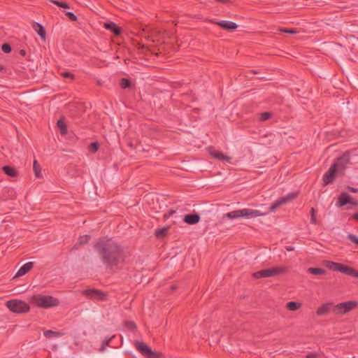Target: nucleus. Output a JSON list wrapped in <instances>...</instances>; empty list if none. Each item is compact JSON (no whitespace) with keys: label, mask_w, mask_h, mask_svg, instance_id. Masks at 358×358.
I'll list each match as a JSON object with an SVG mask.
<instances>
[{"label":"nucleus","mask_w":358,"mask_h":358,"mask_svg":"<svg viewBox=\"0 0 358 358\" xmlns=\"http://www.w3.org/2000/svg\"><path fill=\"white\" fill-rule=\"evenodd\" d=\"M36 306L41 308H50L59 306V301L57 298L48 295L38 294L30 299Z\"/></svg>","instance_id":"nucleus-1"},{"label":"nucleus","mask_w":358,"mask_h":358,"mask_svg":"<svg viewBox=\"0 0 358 358\" xmlns=\"http://www.w3.org/2000/svg\"><path fill=\"white\" fill-rule=\"evenodd\" d=\"M6 307L15 313H25L29 311V306L24 301L17 299L10 300L6 303Z\"/></svg>","instance_id":"nucleus-2"},{"label":"nucleus","mask_w":358,"mask_h":358,"mask_svg":"<svg viewBox=\"0 0 358 358\" xmlns=\"http://www.w3.org/2000/svg\"><path fill=\"white\" fill-rule=\"evenodd\" d=\"M326 266L333 271H338L341 273L354 276L358 278V271L353 269L352 268L346 266L341 264L335 263L332 262H327Z\"/></svg>","instance_id":"nucleus-3"},{"label":"nucleus","mask_w":358,"mask_h":358,"mask_svg":"<svg viewBox=\"0 0 358 358\" xmlns=\"http://www.w3.org/2000/svg\"><path fill=\"white\" fill-rule=\"evenodd\" d=\"M358 305L356 301H348L337 304L334 308V311L338 315H344L355 308Z\"/></svg>","instance_id":"nucleus-4"},{"label":"nucleus","mask_w":358,"mask_h":358,"mask_svg":"<svg viewBox=\"0 0 358 358\" xmlns=\"http://www.w3.org/2000/svg\"><path fill=\"white\" fill-rule=\"evenodd\" d=\"M135 345L138 350L147 358H159L161 357L160 353L152 351L151 348L144 343L136 341Z\"/></svg>","instance_id":"nucleus-5"},{"label":"nucleus","mask_w":358,"mask_h":358,"mask_svg":"<svg viewBox=\"0 0 358 358\" xmlns=\"http://www.w3.org/2000/svg\"><path fill=\"white\" fill-rule=\"evenodd\" d=\"M283 272L284 269L282 268L277 267L257 271L253 274V276L255 278H268L276 275Z\"/></svg>","instance_id":"nucleus-6"},{"label":"nucleus","mask_w":358,"mask_h":358,"mask_svg":"<svg viewBox=\"0 0 358 358\" xmlns=\"http://www.w3.org/2000/svg\"><path fill=\"white\" fill-rule=\"evenodd\" d=\"M298 195V192H292L288 194L287 196H283L277 201H275L272 206H271V211L274 212L276 208H278L279 206L282 205H285L290 201H292L293 199H294Z\"/></svg>","instance_id":"nucleus-7"},{"label":"nucleus","mask_w":358,"mask_h":358,"mask_svg":"<svg viewBox=\"0 0 358 358\" xmlns=\"http://www.w3.org/2000/svg\"><path fill=\"white\" fill-rule=\"evenodd\" d=\"M83 293L87 297L95 300H103L106 298V294L97 289H85Z\"/></svg>","instance_id":"nucleus-8"},{"label":"nucleus","mask_w":358,"mask_h":358,"mask_svg":"<svg viewBox=\"0 0 358 358\" xmlns=\"http://www.w3.org/2000/svg\"><path fill=\"white\" fill-rule=\"evenodd\" d=\"M339 173H341L340 171L332 166L329 171L323 176L324 184L328 185L331 182L334 180L335 177Z\"/></svg>","instance_id":"nucleus-9"},{"label":"nucleus","mask_w":358,"mask_h":358,"mask_svg":"<svg viewBox=\"0 0 358 358\" xmlns=\"http://www.w3.org/2000/svg\"><path fill=\"white\" fill-rule=\"evenodd\" d=\"M241 214L242 217H245L247 219L253 218L259 216H263L265 215L264 213H262L259 210L248 208L241 209Z\"/></svg>","instance_id":"nucleus-10"},{"label":"nucleus","mask_w":358,"mask_h":358,"mask_svg":"<svg viewBox=\"0 0 358 358\" xmlns=\"http://www.w3.org/2000/svg\"><path fill=\"white\" fill-rule=\"evenodd\" d=\"M349 162L348 155L345 154L334 164L333 166L337 169L340 173H342L345 169V166Z\"/></svg>","instance_id":"nucleus-11"},{"label":"nucleus","mask_w":358,"mask_h":358,"mask_svg":"<svg viewBox=\"0 0 358 358\" xmlns=\"http://www.w3.org/2000/svg\"><path fill=\"white\" fill-rule=\"evenodd\" d=\"M347 203H351L353 205H356L357 203L352 201L350 195H348L347 193H342L341 196L338 198V201L336 203L338 206H343Z\"/></svg>","instance_id":"nucleus-12"},{"label":"nucleus","mask_w":358,"mask_h":358,"mask_svg":"<svg viewBox=\"0 0 358 358\" xmlns=\"http://www.w3.org/2000/svg\"><path fill=\"white\" fill-rule=\"evenodd\" d=\"M210 155L213 157H214L215 159H217L219 160H221L222 162H231V157H229L227 155H224L222 152H219L217 150H210Z\"/></svg>","instance_id":"nucleus-13"},{"label":"nucleus","mask_w":358,"mask_h":358,"mask_svg":"<svg viewBox=\"0 0 358 358\" xmlns=\"http://www.w3.org/2000/svg\"><path fill=\"white\" fill-rule=\"evenodd\" d=\"M33 265L34 264L32 262L26 263L18 270L14 278L24 275L32 268Z\"/></svg>","instance_id":"nucleus-14"},{"label":"nucleus","mask_w":358,"mask_h":358,"mask_svg":"<svg viewBox=\"0 0 358 358\" xmlns=\"http://www.w3.org/2000/svg\"><path fill=\"white\" fill-rule=\"evenodd\" d=\"M217 24L220 26L221 27L233 31L237 28V24L233 22L230 21H222L218 22Z\"/></svg>","instance_id":"nucleus-15"},{"label":"nucleus","mask_w":358,"mask_h":358,"mask_svg":"<svg viewBox=\"0 0 358 358\" xmlns=\"http://www.w3.org/2000/svg\"><path fill=\"white\" fill-rule=\"evenodd\" d=\"M200 217L198 215H187L185 216L184 221L189 224H194L199 222Z\"/></svg>","instance_id":"nucleus-16"},{"label":"nucleus","mask_w":358,"mask_h":358,"mask_svg":"<svg viewBox=\"0 0 358 358\" xmlns=\"http://www.w3.org/2000/svg\"><path fill=\"white\" fill-rule=\"evenodd\" d=\"M331 306V303H324L320 306L316 311V313L318 316L324 315L328 313L329 308Z\"/></svg>","instance_id":"nucleus-17"},{"label":"nucleus","mask_w":358,"mask_h":358,"mask_svg":"<svg viewBox=\"0 0 358 358\" xmlns=\"http://www.w3.org/2000/svg\"><path fill=\"white\" fill-rule=\"evenodd\" d=\"M33 29L37 32V34L42 38H45V31L42 25L38 23L34 22L32 25Z\"/></svg>","instance_id":"nucleus-18"},{"label":"nucleus","mask_w":358,"mask_h":358,"mask_svg":"<svg viewBox=\"0 0 358 358\" xmlns=\"http://www.w3.org/2000/svg\"><path fill=\"white\" fill-rule=\"evenodd\" d=\"M224 217H228L229 219H236V218L242 217L241 209L237 210H234V211L229 212L228 213H226L223 215V219Z\"/></svg>","instance_id":"nucleus-19"},{"label":"nucleus","mask_w":358,"mask_h":358,"mask_svg":"<svg viewBox=\"0 0 358 358\" xmlns=\"http://www.w3.org/2000/svg\"><path fill=\"white\" fill-rule=\"evenodd\" d=\"M104 27L112 31L115 35H119L120 34V29L113 22L105 23Z\"/></svg>","instance_id":"nucleus-20"},{"label":"nucleus","mask_w":358,"mask_h":358,"mask_svg":"<svg viewBox=\"0 0 358 358\" xmlns=\"http://www.w3.org/2000/svg\"><path fill=\"white\" fill-rule=\"evenodd\" d=\"M4 173L10 177H15L17 175V171L13 167L8 166H4L2 168Z\"/></svg>","instance_id":"nucleus-21"},{"label":"nucleus","mask_w":358,"mask_h":358,"mask_svg":"<svg viewBox=\"0 0 358 358\" xmlns=\"http://www.w3.org/2000/svg\"><path fill=\"white\" fill-rule=\"evenodd\" d=\"M33 169H34V174H35L36 177H37V178H42L41 167L38 164L36 160L34 161Z\"/></svg>","instance_id":"nucleus-22"},{"label":"nucleus","mask_w":358,"mask_h":358,"mask_svg":"<svg viewBox=\"0 0 358 358\" xmlns=\"http://www.w3.org/2000/svg\"><path fill=\"white\" fill-rule=\"evenodd\" d=\"M301 306V304L300 303H297L295 301H290L287 303V308L292 311H295L298 309H299Z\"/></svg>","instance_id":"nucleus-23"},{"label":"nucleus","mask_w":358,"mask_h":358,"mask_svg":"<svg viewBox=\"0 0 358 358\" xmlns=\"http://www.w3.org/2000/svg\"><path fill=\"white\" fill-rule=\"evenodd\" d=\"M308 271L310 273L315 274V275H322L325 273L324 270L322 268H308Z\"/></svg>","instance_id":"nucleus-24"},{"label":"nucleus","mask_w":358,"mask_h":358,"mask_svg":"<svg viewBox=\"0 0 358 358\" xmlns=\"http://www.w3.org/2000/svg\"><path fill=\"white\" fill-rule=\"evenodd\" d=\"M167 230H168L167 227L159 229L156 230V232H155L156 236L159 238L163 237L166 234Z\"/></svg>","instance_id":"nucleus-25"},{"label":"nucleus","mask_w":358,"mask_h":358,"mask_svg":"<svg viewBox=\"0 0 358 358\" xmlns=\"http://www.w3.org/2000/svg\"><path fill=\"white\" fill-rule=\"evenodd\" d=\"M57 127L60 129V131L62 134H66V125L62 120H59L57 122Z\"/></svg>","instance_id":"nucleus-26"},{"label":"nucleus","mask_w":358,"mask_h":358,"mask_svg":"<svg viewBox=\"0 0 358 358\" xmlns=\"http://www.w3.org/2000/svg\"><path fill=\"white\" fill-rule=\"evenodd\" d=\"M44 336L47 338H50L52 336H59V334L56 331H52L51 330H47L44 331Z\"/></svg>","instance_id":"nucleus-27"},{"label":"nucleus","mask_w":358,"mask_h":358,"mask_svg":"<svg viewBox=\"0 0 358 358\" xmlns=\"http://www.w3.org/2000/svg\"><path fill=\"white\" fill-rule=\"evenodd\" d=\"M53 3L56 4L57 6H59V7H62V8H69V6L66 3H64V2H60V1H51Z\"/></svg>","instance_id":"nucleus-28"},{"label":"nucleus","mask_w":358,"mask_h":358,"mask_svg":"<svg viewBox=\"0 0 358 358\" xmlns=\"http://www.w3.org/2000/svg\"><path fill=\"white\" fill-rule=\"evenodd\" d=\"M271 114L268 112H264L260 115V120L265 121L271 117Z\"/></svg>","instance_id":"nucleus-29"},{"label":"nucleus","mask_w":358,"mask_h":358,"mask_svg":"<svg viewBox=\"0 0 358 358\" xmlns=\"http://www.w3.org/2000/svg\"><path fill=\"white\" fill-rule=\"evenodd\" d=\"M280 31L281 32L292 34L299 33V31H296V29H280Z\"/></svg>","instance_id":"nucleus-30"},{"label":"nucleus","mask_w":358,"mask_h":358,"mask_svg":"<svg viewBox=\"0 0 358 358\" xmlns=\"http://www.w3.org/2000/svg\"><path fill=\"white\" fill-rule=\"evenodd\" d=\"M88 240H89L88 236H87V235L83 236L79 239V243L80 245H83L85 243H87L88 241Z\"/></svg>","instance_id":"nucleus-31"},{"label":"nucleus","mask_w":358,"mask_h":358,"mask_svg":"<svg viewBox=\"0 0 358 358\" xmlns=\"http://www.w3.org/2000/svg\"><path fill=\"white\" fill-rule=\"evenodd\" d=\"M348 237L352 242L358 244V238L356 236L350 234Z\"/></svg>","instance_id":"nucleus-32"},{"label":"nucleus","mask_w":358,"mask_h":358,"mask_svg":"<svg viewBox=\"0 0 358 358\" xmlns=\"http://www.w3.org/2000/svg\"><path fill=\"white\" fill-rule=\"evenodd\" d=\"M98 144L96 143H92L90 146V151L95 152L98 150Z\"/></svg>","instance_id":"nucleus-33"},{"label":"nucleus","mask_w":358,"mask_h":358,"mask_svg":"<svg viewBox=\"0 0 358 358\" xmlns=\"http://www.w3.org/2000/svg\"><path fill=\"white\" fill-rule=\"evenodd\" d=\"M2 50L4 52H10V50H11V48L10 47V45L8 44H3L2 45Z\"/></svg>","instance_id":"nucleus-34"},{"label":"nucleus","mask_w":358,"mask_h":358,"mask_svg":"<svg viewBox=\"0 0 358 358\" xmlns=\"http://www.w3.org/2000/svg\"><path fill=\"white\" fill-rule=\"evenodd\" d=\"M121 85L124 88L129 87L130 85L129 80L127 79H122L121 81Z\"/></svg>","instance_id":"nucleus-35"},{"label":"nucleus","mask_w":358,"mask_h":358,"mask_svg":"<svg viewBox=\"0 0 358 358\" xmlns=\"http://www.w3.org/2000/svg\"><path fill=\"white\" fill-rule=\"evenodd\" d=\"M66 15L71 20L76 21L77 20L76 16L71 12H67Z\"/></svg>","instance_id":"nucleus-36"},{"label":"nucleus","mask_w":358,"mask_h":358,"mask_svg":"<svg viewBox=\"0 0 358 358\" xmlns=\"http://www.w3.org/2000/svg\"><path fill=\"white\" fill-rule=\"evenodd\" d=\"M319 355L316 352H311L306 356V358H318Z\"/></svg>","instance_id":"nucleus-37"},{"label":"nucleus","mask_w":358,"mask_h":358,"mask_svg":"<svg viewBox=\"0 0 358 358\" xmlns=\"http://www.w3.org/2000/svg\"><path fill=\"white\" fill-rule=\"evenodd\" d=\"M126 325L129 327V328H135L136 325L133 322H128L126 323Z\"/></svg>","instance_id":"nucleus-38"},{"label":"nucleus","mask_w":358,"mask_h":358,"mask_svg":"<svg viewBox=\"0 0 358 358\" xmlns=\"http://www.w3.org/2000/svg\"><path fill=\"white\" fill-rule=\"evenodd\" d=\"M175 212H176V210H171L169 212V215H165L166 218L169 217V216H170V215H173V213H175Z\"/></svg>","instance_id":"nucleus-39"},{"label":"nucleus","mask_w":358,"mask_h":358,"mask_svg":"<svg viewBox=\"0 0 358 358\" xmlns=\"http://www.w3.org/2000/svg\"><path fill=\"white\" fill-rule=\"evenodd\" d=\"M348 189L352 192H358V189L354 187H349Z\"/></svg>","instance_id":"nucleus-40"},{"label":"nucleus","mask_w":358,"mask_h":358,"mask_svg":"<svg viewBox=\"0 0 358 358\" xmlns=\"http://www.w3.org/2000/svg\"><path fill=\"white\" fill-rule=\"evenodd\" d=\"M62 76L64 77H71V75L69 73H63Z\"/></svg>","instance_id":"nucleus-41"},{"label":"nucleus","mask_w":358,"mask_h":358,"mask_svg":"<svg viewBox=\"0 0 358 358\" xmlns=\"http://www.w3.org/2000/svg\"><path fill=\"white\" fill-rule=\"evenodd\" d=\"M311 222H312L313 223H315V215H312Z\"/></svg>","instance_id":"nucleus-42"},{"label":"nucleus","mask_w":358,"mask_h":358,"mask_svg":"<svg viewBox=\"0 0 358 358\" xmlns=\"http://www.w3.org/2000/svg\"><path fill=\"white\" fill-rule=\"evenodd\" d=\"M353 217H354V218H355V219L358 220V213L355 214V215H353Z\"/></svg>","instance_id":"nucleus-43"},{"label":"nucleus","mask_w":358,"mask_h":358,"mask_svg":"<svg viewBox=\"0 0 358 358\" xmlns=\"http://www.w3.org/2000/svg\"><path fill=\"white\" fill-rule=\"evenodd\" d=\"M286 248L287 250H290V251L293 250V248H292V247H287Z\"/></svg>","instance_id":"nucleus-44"},{"label":"nucleus","mask_w":358,"mask_h":358,"mask_svg":"<svg viewBox=\"0 0 358 358\" xmlns=\"http://www.w3.org/2000/svg\"><path fill=\"white\" fill-rule=\"evenodd\" d=\"M311 213H312V215H315V210L313 208H312L311 210Z\"/></svg>","instance_id":"nucleus-45"},{"label":"nucleus","mask_w":358,"mask_h":358,"mask_svg":"<svg viewBox=\"0 0 358 358\" xmlns=\"http://www.w3.org/2000/svg\"><path fill=\"white\" fill-rule=\"evenodd\" d=\"M110 339H111V338H110V339H108V340H107V341H106V345H108V342L110 341Z\"/></svg>","instance_id":"nucleus-46"}]
</instances>
